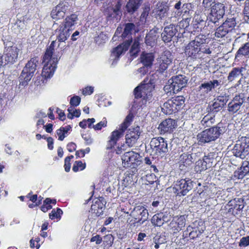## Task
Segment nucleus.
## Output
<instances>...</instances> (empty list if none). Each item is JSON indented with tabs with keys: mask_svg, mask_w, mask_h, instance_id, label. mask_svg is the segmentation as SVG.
Here are the masks:
<instances>
[{
	"mask_svg": "<svg viewBox=\"0 0 249 249\" xmlns=\"http://www.w3.org/2000/svg\"><path fill=\"white\" fill-rule=\"evenodd\" d=\"M219 85V82L217 80L210 81L208 82H204L199 87V90H203L204 92L208 93L212 89H214Z\"/></svg>",
	"mask_w": 249,
	"mask_h": 249,
	"instance_id": "nucleus-29",
	"label": "nucleus"
},
{
	"mask_svg": "<svg viewBox=\"0 0 249 249\" xmlns=\"http://www.w3.org/2000/svg\"><path fill=\"white\" fill-rule=\"evenodd\" d=\"M175 120L168 118L162 122L159 125V128L163 133L170 132L176 126Z\"/></svg>",
	"mask_w": 249,
	"mask_h": 249,
	"instance_id": "nucleus-26",
	"label": "nucleus"
},
{
	"mask_svg": "<svg viewBox=\"0 0 249 249\" xmlns=\"http://www.w3.org/2000/svg\"><path fill=\"white\" fill-rule=\"evenodd\" d=\"M196 183L189 178L177 180L174 185V193L178 196H185L194 188Z\"/></svg>",
	"mask_w": 249,
	"mask_h": 249,
	"instance_id": "nucleus-10",
	"label": "nucleus"
},
{
	"mask_svg": "<svg viewBox=\"0 0 249 249\" xmlns=\"http://www.w3.org/2000/svg\"><path fill=\"white\" fill-rule=\"evenodd\" d=\"M177 32L178 30L175 24H170L169 25L166 26L163 32L161 34L162 40L165 43L170 42Z\"/></svg>",
	"mask_w": 249,
	"mask_h": 249,
	"instance_id": "nucleus-15",
	"label": "nucleus"
},
{
	"mask_svg": "<svg viewBox=\"0 0 249 249\" xmlns=\"http://www.w3.org/2000/svg\"><path fill=\"white\" fill-rule=\"evenodd\" d=\"M142 0H129L126 5V11L130 14L134 13L140 7Z\"/></svg>",
	"mask_w": 249,
	"mask_h": 249,
	"instance_id": "nucleus-31",
	"label": "nucleus"
},
{
	"mask_svg": "<svg viewBox=\"0 0 249 249\" xmlns=\"http://www.w3.org/2000/svg\"><path fill=\"white\" fill-rule=\"evenodd\" d=\"M125 130L120 127L118 130L113 131L108 141L107 145V149H111L116 144L118 140L122 137Z\"/></svg>",
	"mask_w": 249,
	"mask_h": 249,
	"instance_id": "nucleus-24",
	"label": "nucleus"
},
{
	"mask_svg": "<svg viewBox=\"0 0 249 249\" xmlns=\"http://www.w3.org/2000/svg\"><path fill=\"white\" fill-rule=\"evenodd\" d=\"M38 63V58H32L26 64L19 76V85L26 86L28 82L31 79L36 71Z\"/></svg>",
	"mask_w": 249,
	"mask_h": 249,
	"instance_id": "nucleus-3",
	"label": "nucleus"
},
{
	"mask_svg": "<svg viewBox=\"0 0 249 249\" xmlns=\"http://www.w3.org/2000/svg\"><path fill=\"white\" fill-rule=\"evenodd\" d=\"M142 41V37L141 36H137L131 46L130 50V53L131 55L136 56L140 52V45L141 42Z\"/></svg>",
	"mask_w": 249,
	"mask_h": 249,
	"instance_id": "nucleus-33",
	"label": "nucleus"
},
{
	"mask_svg": "<svg viewBox=\"0 0 249 249\" xmlns=\"http://www.w3.org/2000/svg\"><path fill=\"white\" fill-rule=\"evenodd\" d=\"M182 10L180 13L184 14L189 13L191 10L193 8V5L191 3H185L182 6ZM178 12V13H179Z\"/></svg>",
	"mask_w": 249,
	"mask_h": 249,
	"instance_id": "nucleus-55",
	"label": "nucleus"
},
{
	"mask_svg": "<svg viewBox=\"0 0 249 249\" xmlns=\"http://www.w3.org/2000/svg\"><path fill=\"white\" fill-rule=\"evenodd\" d=\"M57 9L59 8V10L64 13V15L68 13L70 9V5L68 1L63 0L61 1L58 5L55 6Z\"/></svg>",
	"mask_w": 249,
	"mask_h": 249,
	"instance_id": "nucleus-41",
	"label": "nucleus"
},
{
	"mask_svg": "<svg viewBox=\"0 0 249 249\" xmlns=\"http://www.w3.org/2000/svg\"><path fill=\"white\" fill-rule=\"evenodd\" d=\"M227 130L226 126L221 123L216 126L206 129L197 135L199 144L215 141Z\"/></svg>",
	"mask_w": 249,
	"mask_h": 249,
	"instance_id": "nucleus-2",
	"label": "nucleus"
},
{
	"mask_svg": "<svg viewBox=\"0 0 249 249\" xmlns=\"http://www.w3.org/2000/svg\"><path fill=\"white\" fill-rule=\"evenodd\" d=\"M246 98L243 93L236 94L228 105V111L231 114L242 113Z\"/></svg>",
	"mask_w": 249,
	"mask_h": 249,
	"instance_id": "nucleus-8",
	"label": "nucleus"
},
{
	"mask_svg": "<svg viewBox=\"0 0 249 249\" xmlns=\"http://www.w3.org/2000/svg\"><path fill=\"white\" fill-rule=\"evenodd\" d=\"M150 8L149 5H145L141 16V20L145 19L149 15Z\"/></svg>",
	"mask_w": 249,
	"mask_h": 249,
	"instance_id": "nucleus-59",
	"label": "nucleus"
},
{
	"mask_svg": "<svg viewBox=\"0 0 249 249\" xmlns=\"http://www.w3.org/2000/svg\"><path fill=\"white\" fill-rule=\"evenodd\" d=\"M230 32L222 24L217 27L215 31L214 38L220 40V39L227 37V35Z\"/></svg>",
	"mask_w": 249,
	"mask_h": 249,
	"instance_id": "nucleus-32",
	"label": "nucleus"
},
{
	"mask_svg": "<svg viewBox=\"0 0 249 249\" xmlns=\"http://www.w3.org/2000/svg\"><path fill=\"white\" fill-rule=\"evenodd\" d=\"M195 154L193 153L185 152L181 154L179 158V162L184 166L191 165L195 160L194 157Z\"/></svg>",
	"mask_w": 249,
	"mask_h": 249,
	"instance_id": "nucleus-28",
	"label": "nucleus"
},
{
	"mask_svg": "<svg viewBox=\"0 0 249 249\" xmlns=\"http://www.w3.org/2000/svg\"><path fill=\"white\" fill-rule=\"evenodd\" d=\"M168 11V7L166 4L158 2L153 10V13L156 18L162 20L167 16Z\"/></svg>",
	"mask_w": 249,
	"mask_h": 249,
	"instance_id": "nucleus-21",
	"label": "nucleus"
},
{
	"mask_svg": "<svg viewBox=\"0 0 249 249\" xmlns=\"http://www.w3.org/2000/svg\"><path fill=\"white\" fill-rule=\"evenodd\" d=\"M154 88L155 85L151 81L137 87L134 90L135 98H142L143 104H146L147 102L149 103L152 98V91Z\"/></svg>",
	"mask_w": 249,
	"mask_h": 249,
	"instance_id": "nucleus-5",
	"label": "nucleus"
},
{
	"mask_svg": "<svg viewBox=\"0 0 249 249\" xmlns=\"http://www.w3.org/2000/svg\"><path fill=\"white\" fill-rule=\"evenodd\" d=\"M158 28L155 27L151 29L146 35L145 42L147 46L153 47L155 45L159 37Z\"/></svg>",
	"mask_w": 249,
	"mask_h": 249,
	"instance_id": "nucleus-25",
	"label": "nucleus"
},
{
	"mask_svg": "<svg viewBox=\"0 0 249 249\" xmlns=\"http://www.w3.org/2000/svg\"><path fill=\"white\" fill-rule=\"evenodd\" d=\"M55 41L52 42L47 49L43 58V62L45 63L42 71V76L45 78H50L54 73L56 68L58 58L59 54L56 53L54 49Z\"/></svg>",
	"mask_w": 249,
	"mask_h": 249,
	"instance_id": "nucleus-1",
	"label": "nucleus"
},
{
	"mask_svg": "<svg viewBox=\"0 0 249 249\" xmlns=\"http://www.w3.org/2000/svg\"><path fill=\"white\" fill-rule=\"evenodd\" d=\"M86 167V164L83 163L81 161H75L73 166L72 167V170L76 172H77L79 169L80 170H84Z\"/></svg>",
	"mask_w": 249,
	"mask_h": 249,
	"instance_id": "nucleus-49",
	"label": "nucleus"
},
{
	"mask_svg": "<svg viewBox=\"0 0 249 249\" xmlns=\"http://www.w3.org/2000/svg\"><path fill=\"white\" fill-rule=\"evenodd\" d=\"M77 20V16L76 14H71L70 16L66 17L64 22L62 24L64 26H66L67 28L71 29L72 26L76 23Z\"/></svg>",
	"mask_w": 249,
	"mask_h": 249,
	"instance_id": "nucleus-36",
	"label": "nucleus"
},
{
	"mask_svg": "<svg viewBox=\"0 0 249 249\" xmlns=\"http://www.w3.org/2000/svg\"><path fill=\"white\" fill-rule=\"evenodd\" d=\"M120 8V6L119 4H117L114 8H112L109 9L108 17L112 18H117V16H119L121 14Z\"/></svg>",
	"mask_w": 249,
	"mask_h": 249,
	"instance_id": "nucleus-44",
	"label": "nucleus"
},
{
	"mask_svg": "<svg viewBox=\"0 0 249 249\" xmlns=\"http://www.w3.org/2000/svg\"><path fill=\"white\" fill-rule=\"evenodd\" d=\"M25 28V24L24 20H17L12 27V30L16 34L23 31Z\"/></svg>",
	"mask_w": 249,
	"mask_h": 249,
	"instance_id": "nucleus-38",
	"label": "nucleus"
},
{
	"mask_svg": "<svg viewBox=\"0 0 249 249\" xmlns=\"http://www.w3.org/2000/svg\"><path fill=\"white\" fill-rule=\"evenodd\" d=\"M135 28V25L132 23H128L125 24L123 33L122 34V37L124 39L127 38L126 40H131V32Z\"/></svg>",
	"mask_w": 249,
	"mask_h": 249,
	"instance_id": "nucleus-34",
	"label": "nucleus"
},
{
	"mask_svg": "<svg viewBox=\"0 0 249 249\" xmlns=\"http://www.w3.org/2000/svg\"><path fill=\"white\" fill-rule=\"evenodd\" d=\"M172 59L173 57L170 52L165 51L159 60L160 68L162 71L165 70L168 66L172 62Z\"/></svg>",
	"mask_w": 249,
	"mask_h": 249,
	"instance_id": "nucleus-23",
	"label": "nucleus"
},
{
	"mask_svg": "<svg viewBox=\"0 0 249 249\" xmlns=\"http://www.w3.org/2000/svg\"><path fill=\"white\" fill-rule=\"evenodd\" d=\"M163 89L167 94H169V95H171L172 93L175 94L178 92L175 91V89L174 88V86L170 79L169 80L168 83L164 86Z\"/></svg>",
	"mask_w": 249,
	"mask_h": 249,
	"instance_id": "nucleus-46",
	"label": "nucleus"
},
{
	"mask_svg": "<svg viewBox=\"0 0 249 249\" xmlns=\"http://www.w3.org/2000/svg\"><path fill=\"white\" fill-rule=\"evenodd\" d=\"M193 22H194V25H197L204 23L205 20L201 15H196L194 17Z\"/></svg>",
	"mask_w": 249,
	"mask_h": 249,
	"instance_id": "nucleus-61",
	"label": "nucleus"
},
{
	"mask_svg": "<svg viewBox=\"0 0 249 249\" xmlns=\"http://www.w3.org/2000/svg\"><path fill=\"white\" fill-rule=\"evenodd\" d=\"M240 55H249V42H247L240 47L237 52L236 56Z\"/></svg>",
	"mask_w": 249,
	"mask_h": 249,
	"instance_id": "nucleus-45",
	"label": "nucleus"
},
{
	"mask_svg": "<svg viewBox=\"0 0 249 249\" xmlns=\"http://www.w3.org/2000/svg\"><path fill=\"white\" fill-rule=\"evenodd\" d=\"M59 8L55 7L51 13V17L54 19H59L64 17V13L59 10Z\"/></svg>",
	"mask_w": 249,
	"mask_h": 249,
	"instance_id": "nucleus-43",
	"label": "nucleus"
},
{
	"mask_svg": "<svg viewBox=\"0 0 249 249\" xmlns=\"http://www.w3.org/2000/svg\"><path fill=\"white\" fill-rule=\"evenodd\" d=\"M20 50L16 46H11L6 49L4 58L7 63L13 64L18 58Z\"/></svg>",
	"mask_w": 249,
	"mask_h": 249,
	"instance_id": "nucleus-16",
	"label": "nucleus"
},
{
	"mask_svg": "<svg viewBox=\"0 0 249 249\" xmlns=\"http://www.w3.org/2000/svg\"><path fill=\"white\" fill-rule=\"evenodd\" d=\"M222 25L231 33L236 25L235 18L232 16L227 18Z\"/></svg>",
	"mask_w": 249,
	"mask_h": 249,
	"instance_id": "nucleus-35",
	"label": "nucleus"
},
{
	"mask_svg": "<svg viewBox=\"0 0 249 249\" xmlns=\"http://www.w3.org/2000/svg\"><path fill=\"white\" fill-rule=\"evenodd\" d=\"M223 107L215 100L212 105L207 108L208 114L205 115L201 121L202 125L206 126H211L215 123V114L221 110Z\"/></svg>",
	"mask_w": 249,
	"mask_h": 249,
	"instance_id": "nucleus-9",
	"label": "nucleus"
},
{
	"mask_svg": "<svg viewBox=\"0 0 249 249\" xmlns=\"http://www.w3.org/2000/svg\"><path fill=\"white\" fill-rule=\"evenodd\" d=\"M245 20L249 22V2H246L244 10Z\"/></svg>",
	"mask_w": 249,
	"mask_h": 249,
	"instance_id": "nucleus-62",
	"label": "nucleus"
},
{
	"mask_svg": "<svg viewBox=\"0 0 249 249\" xmlns=\"http://www.w3.org/2000/svg\"><path fill=\"white\" fill-rule=\"evenodd\" d=\"M140 155L133 151L125 152L122 156V160L124 167H130L132 164L139 161Z\"/></svg>",
	"mask_w": 249,
	"mask_h": 249,
	"instance_id": "nucleus-18",
	"label": "nucleus"
},
{
	"mask_svg": "<svg viewBox=\"0 0 249 249\" xmlns=\"http://www.w3.org/2000/svg\"><path fill=\"white\" fill-rule=\"evenodd\" d=\"M242 68H234L229 73L228 76V80L231 82L238 78L241 74L242 71Z\"/></svg>",
	"mask_w": 249,
	"mask_h": 249,
	"instance_id": "nucleus-37",
	"label": "nucleus"
},
{
	"mask_svg": "<svg viewBox=\"0 0 249 249\" xmlns=\"http://www.w3.org/2000/svg\"><path fill=\"white\" fill-rule=\"evenodd\" d=\"M191 18H186L181 20L178 23V26L182 28H186L189 26Z\"/></svg>",
	"mask_w": 249,
	"mask_h": 249,
	"instance_id": "nucleus-58",
	"label": "nucleus"
},
{
	"mask_svg": "<svg viewBox=\"0 0 249 249\" xmlns=\"http://www.w3.org/2000/svg\"><path fill=\"white\" fill-rule=\"evenodd\" d=\"M242 171L241 172V178L249 173V161H244L242 163L241 167Z\"/></svg>",
	"mask_w": 249,
	"mask_h": 249,
	"instance_id": "nucleus-50",
	"label": "nucleus"
},
{
	"mask_svg": "<svg viewBox=\"0 0 249 249\" xmlns=\"http://www.w3.org/2000/svg\"><path fill=\"white\" fill-rule=\"evenodd\" d=\"M217 154L215 152H210L206 156H205L203 159L207 161L209 167H210L212 165V163L214 158L216 157Z\"/></svg>",
	"mask_w": 249,
	"mask_h": 249,
	"instance_id": "nucleus-48",
	"label": "nucleus"
},
{
	"mask_svg": "<svg viewBox=\"0 0 249 249\" xmlns=\"http://www.w3.org/2000/svg\"><path fill=\"white\" fill-rule=\"evenodd\" d=\"M232 153L236 157L244 159L249 154V137H242L232 149Z\"/></svg>",
	"mask_w": 249,
	"mask_h": 249,
	"instance_id": "nucleus-7",
	"label": "nucleus"
},
{
	"mask_svg": "<svg viewBox=\"0 0 249 249\" xmlns=\"http://www.w3.org/2000/svg\"><path fill=\"white\" fill-rule=\"evenodd\" d=\"M170 80L174 86V88L175 89V91L178 92L185 87L188 82L187 78L185 75L181 74L173 76Z\"/></svg>",
	"mask_w": 249,
	"mask_h": 249,
	"instance_id": "nucleus-20",
	"label": "nucleus"
},
{
	"mask_svg": "<svg viewBox=\"0 0 249 249\" xmlns=\"http://www.w3.org/2000/svg\"><path fill=\"white\" fill-rule=\"evenodd\" d=\"M208 167L207 161L204 159L199 160L196 162L195 169L197 172H201L202 171L206 170Z\"/></svg>",
	"mask_w": 249,
	"mask_h": 249,
	"instance_id": "nucleus-40",
	"label": "nucleus"
},
{
	"mask_svg": "<svg viewBox=\"0 0 249 249\" xmlns=\"http://www.w3.org/2000/svg\"><path fill=\"white\" fill-rule=\"evenodd\" d=\"M130 215L135 219H138L136 223L142 224L148 218L149 213L148 210L144 206L139 205L134 208Z\"/></svg>",
	"mask_w": 249,
	"mask_h": 249,
	"instance_id": "nucleus-12",
	"label": "nucleus"
},
{
	"mask_svg": "<svg viewBox=\"0 0 249 249\" xmlns=\"http://www.w3.org/2000/svg\"><path fill=\"white\" fill-rule=\"evenodd\" d=\"M151 155L157 157H163L168 152L167 141L161 137L153 138L150 142Z\"/></svg>",
	"mask_w": 249,
	"mask_h": 249,
	"instance_id": "nucleus-4",
	"label": "nucleus"
},
{
	"mask_svg": "<svg viewBox=\"0 0 249 249\" xmlns=\"http://www.w3.org/2000/svg\"><path fill=\"white\" fill-rule=\"evenodd\" d=\"M161 215V214L160 213L155 214L151 219L152 223L157 226H162L164 222L162 221Z\"/></svg>",
	"mask_w": 249,
	"mask_h": 249,
	"instance_id": "nucleus-47",
	"label": "nucleus"
},
{
	"mask_svg": "<svg viewBox=\"0 0 249 249\" xmlns=\"http://www.w3.org/2000/svg\"><path fill=\"white\" fill-rule=\"evenodd\" d=\"M131 43V40H125L122 44L113 49L110 57L113 61L118 59L121 55L128 50Z\"/></svg>",
	"mask_w": 249,
	"mask_h": 249,
	"instance_id": "nucleus-17",
	"label": "nucleus"
},
{
	"mask_svg": "<svg viewBox=\"0 0 249 249\" xmlns=\"http://www.w3.org/2000/svg\"><path fill=\"white\" fill-rule=\"evenodd\" d=\"M71 30V29L67 28L66 26L61 24L59 28L55 30V34L58 42H65L70 36Z\"/></svg>",
	"mask_w": 249,
	"mask_h": 249,
	"instance_id": "nucleus-22",
	"label": "nucleus"
},
{
	"mask_svg": "<svg viewBox=\"0 0 249 249\" xmlns=\"http://www.w3.org/2000/svg\"><path fill=\"white\" fill-rule=\"evenodd\" d=\"M132 121V115L128 114L125 118L124 122L120 126L124 130H126V128L130 124V123Z\"/></svg>",
	"mask_w": 249,
	"mask_h": 249,
	"instance_id": "nucleus-52",
	"label": "nucleus"
},
{
	"mask_svg": "<svg viewBox=\"0 0 249 249\" xmlns=\"http://www.w3.org/2000/svg\"><path fill=\"white\" fill-rule=\"evenodd\" d=\"M184 105V98L178 96L168 100L164 103L161 108L162 111L166 114H171L182 108Z\"/></svg>",
	"mask_w": 249,
	"mask_h": 249,
	"instance_id": "nucleus-6",
	"label": "nucleus"
},
{
	"mask_svg": "<svg viewBox=\"0 0 249 249\" xmlns=\"http://www.w3.org/2000/svg\"><path fill=\"white\" fill-rule=\"evenodd\" d=\"M214 100L224 107L229 100L228 96H219Z\"/></svg>",
	"mask_w": 249,
	"mask_h": 249,
	"instance_id": "nucleus-54",
	"label": "nucleus"
},
{
	"mask_svg": "<svg viewBox=\"0 0 249 249\" xmlns=\"http://www.w3.org/2000/svg\"><path fill=\"white\" fill-rule=\"evenodd\" d=\"M62 213V211L60 208H57L56 211L54 210H52L51 213L49 214V216L51 219H53L55 218H57Z\"/></svg>",
	"mask_w": 249,
	"mask_h": 249,
	"instance_id": "nucleus-56",
	"label": "nucleus"
},
{
	"mask_svg": "<svg viewBox=\"0 0 249 249\" xmlns=\"http://www.w3.org/2000/svg\"><path fill=\"white\" fill-rule=\"evenodd\" d=\"M185 222L186 220L184 215H181L177 219L176 222H174L173 221H172L170 223V227L173 228L175 227L174 225L177 224L178 227L176 229V230L178 231V230H181V229L185 226Z\"/></svg>",
	"mask_w": 249,
	"mask_h": 249,
	"instance_id": "nucleus-39",
	"label": "nucleus"
},
{
	"mask_svg": "<svg viewBox=\"0 0 249 249\" xmlns=\"http://www.w3.org/2000/svg\"><path fill=\"white\" fill-rule=\"evenodd\" d=\"M105 210V204L102 200L99 198L95 199L94 203L91 206V212L99 216L102 214Z\"/></svg>",
	"mask_w": 249,
	"mask_h": 249,
	"instance_id": "nucleus-27",
	"label": "nucleus"
},
{
	"mask_svg": "<svg viewBox=\"0 0 249 249\" xmlns=\"http://www.w3.org/2000/svg\"><path fill=\"white\" fill-rule=\"evenodd\" d=\"M81 101V98L78 96H73L70 100V104L71 106H78Z\"/></svg>",
	"mask_w": 249,
	"mask_h": 249,
	"instance_id": "nucleus-57",
	"label": "nucleus"
},
{
	"mask_svg": "<svg viewBox=\"0 0 249 249\" xmlns=\"http://www.w3.org/2000/svg\"><path fill=\"white\" fill-rule=\"evenodd\" d=\"M239 245L241 247H246L249 245V236L242 237L240 240Z\"/></svg>",
	"mask_w": 249,
	"mask_h": 249,
	"instance_id": "nucleus-63",
	"label": "nucleus"
},
{
	"mask_svg": "<svg viewBox=\"0 0 249 249\" xmlns=\"http://www.w3.org/2000/svg\"><path fill=\"white\" fill-rule=\"evenodd\" d=\"M225 12L224 4L220 2L215 3L211 8V12L207 16V20L209 22L216 24L223 17Z\"/></svg>",
	"mask_w": 249,
	"mask_h": 249,
	"instance_id": "nucleus-11",
	"label": "nucleus"
},
{
	"mask_svg": "<svg viewBox=\"0 0 249 249\" xmlns=\"http://www.w3.org/2000/svg\"><path fill=\"white\" fill-rule=\"evenodd\" d=\"M207 38L206 36L203 35H199L196 36L195 39L191 43H194V44L198 47H201V45L206 43Z\"/></svg>",
	"mask_w": 249,
	"mask_h": 249,
	"instance_id": "nucleus-42",
	"label": "nucleus"
},
{
	"mask_svg": "<svg viewBox=\"0 0 249 249\" xmlns=\"http://www.w3.org/2000/svg\"><path fill=\"white\" fill-rule=\"evenodd\" d=\"M107 39V36L102 32L95 37V41L98 44L104 43Z\"/></svg>",
	"mask_w": 249,
	"mask_h": 249,
	"instance_id": "nucleus-53",
	"label": "nucleus"
},
{
	"mask_svg": "<svg viewBox=\"0 0 249 249\" xmlns=\"http://www.w3.org/2000/svg\"><path fill=\"white\" fill-rule=\"evenodd\" d=\"M160 213L161 214V218L164 223L168 222L172 218V215L170 214V213L168 212H165V213Z\"/></svg>",
	"mask_w": 249,
	"mask_h": 249,
	"instance_id": "nucleus-60",
	"label": "nucleus"
},
{
	"mask_svg": "<svg viewBox=\"0 0 249 249\" xmlns=\"http://www.w3.org/2000/svg\"><path fill=\"white\" fill-rule=\"evenodd\" d=\"M132 121V115L128 114L125 118L124 122L120 126L124 130H126V128L130 124V123Z\"/></svg>",
	"mask_w": 249,
	"mask_h": 249,
	"instance_id": "nucleus-51",
	"label": "nucleus"
},
{
	"mask_svg": "<svg viewBox=\"0 0 249 249\" xmlns=\"http://www.w3.org/2000/svg\"><path fill=\"white\" fill-rule=\"evenodd\" d=\"M106 124H107L106 121H101V122H99V123H98L97 124L93 125L92 126V127L95 130H100V129H101L102 127L106 126Z\"/></svg>",
	"mask_w": 249,
	"mask_h": 249,
	"instance_id": "nucleus-64",
	"label": "nucleus"
},
{
	"mask_svg": "<svg viewBox=\"0 0 249 249\" xmlns=\"http://www.w3.org/2000/svg\"><path fill=\"white\" fill-rule=\"evenodd\" d=\"M154 58L155 57L153 53H143L141 55V62L144 66L151 67Z\"/></svg>",
	"mask_w": 249,
	"mask_h": 249,
	"instance_id": "nucleus-30",
	"label": "nucleus"
},
{
	"mask_svg": "<svg viewBox=\"0 0 249 249\" xmlns=\"http://www.w3.org/2000/svg\"><path fill=\"white\" fill-rule=\"evenodd\" d=\"M139 126L129 129L125 135V142L129 147L133 146L137 142L141 134Z\"/></svg>",
	"mask_w": 249,
	"mask_h": 249,
	"instance_id": "nucleus-14",
	"label": "nucleus"
},
{
	"mask_svg": "<svg viewBox=\"0 0 249 249\" xmlns=\"http://www.w3.org/2000/svg\"><path fill=\"white\" fill-rule=\"evenodd\" d=\"M185 53L189 57L193 59L201 58L202 56V51L201 47H198L194 43L189 42L185 47Z\"/></svg>",
	"mask_w": 249,
	"mask_h": 249,
	"instance_id": "nucleus-13",
	"label": "nucleus"
},
{
	"mask_svg": "<svg viewBox=\"0 0 249 249\" xmlns=\"http://www.w3.org/2000/svg\"><path fill=\"white\" fill-rule=\"evenodd\" d=\"M204 229L203 226L193 227L191 226H189L186 230L183 232L182 237L183 238H185L189 236L191 239H195L203 233Z\"/></svg>",
	"mask_w": 249,
	"mask_h": 249,
	"instance_id": "nucleus-19",
	"label": "nucleus"
}]
</instances>
